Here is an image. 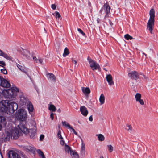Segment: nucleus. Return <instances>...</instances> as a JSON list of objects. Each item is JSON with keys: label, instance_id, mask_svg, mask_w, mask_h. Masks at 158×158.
Wrapping results in <instances>:
<instances>
[{"label": "nucleus", "instance_id": "obj_1", "mask_svg": "<svg viewBox=\"0 0 158 158\" xmlns=\"http://www.w3.org/2000/svg\"><path fill=\"white\" fill-rule=\"evenodd\" d=\"M25 122L20 123L18 126L19 129L25 134L29 133L30 137L32 139H33L36 132V127L34 126L32 129L28 130L25 126Z\"/></svg>", "mask_w": 158, "mask_h": 158}, {"label": "nucleus", "instance_id": "obj_2", "mask_svg": "<svg viewBox=\"0 0 158 158\" xmlns=\"http://www.w3.org/2000/svg\"><path fill=\"white\" fill-rule=\"evenodd\" d=\"M150 19L147 23V28L151 33H152L153 28L154 24L155 10L152 8L149 11Z\"/></svg>", "mask_w": 158, "mask_h": 158}, {"label": "nucleus", "instance_id": "obj_3", "mask_svg": "<svg viewBox=\"0 0 158 158\" xmlns=\"http://www.w3.org/2000/svg\"><path fill=\"white\" fill-rule=\"evenodd\" d=\"M87 60L91 68L93 71H95L96 70H100V66L95 61L92 60L89 57H88Z\"/></svg>", "mask_w": 158, "mask_h": 158}, {"label": "nucleus", "instance_id": "obj_4", "mask_svg": "<svg viewBox=\"0 0 158 158\" xmlns=\"http://www.w3.org/2000/svg\"><path fill=\"white\" fill-rule=\"evenodd\" d=\"M26 111L23 109L19 110L18 111L17 118L20 121H24L27 118Z\"/></svg>", "mask_w": 158, "mask_h": 158}, {"label": "nucleus", "instance_id": "obj_5", "mask_svg": "<svg viewBox=\"0 0 158 158\" xmlns=\"http://www.w3.org/2000/svg\"><path fill=\"white\" fill-rule=\"evenodd\" d=\"M9 101L2 100L0 102V111L3 112L8 111Z\"/></svg>", "mask_w": 158, "mask_h": 158}, {"label": "nucleus", "instance_id": "obj_6", "mask_svg": "<svg viewBox=\"0 0 158 158\" xmlns=\"http://www.w3.org/2000/svg\"><path fill=\"white\" fill-rule=\"evenodd\" d=\"M19 89L16 87L12 88L10 89L7 91L8 94V96L9 98H13L16 95V94L19 92Z\"/></svg>", "mask_w": 158, "mask_h": 158}, {"label": "nucleus", "instance_id": "obj_7", "mask_svg": "<svg viewBox=\"0 0 158 158\" xmlns=\"http://www.w3.org/2000/svg\"><path fill=\"white\" fill-rule=\"evenodd\" d=\"M8 112L13 113L18 108L17 104L14 102H9Z\"/></svg>", "mask_w": 158, "mask_h": 158}, {"label": "nucleus", "instance_id": "obj_8", "mask_svg": "<svg viewBox=\"0 0 158 158\" xmlns=\"http://www.w3.org/2000/svg\"><path fill=\"white\" fill-rule=\"evenodd\" d=\"M8 131L10 133V137H13V139H16L19 136V131L17 128H15L14 129H11L9 130Z\"/></svg>", "mask_w": 158, "mask_h": 158}, {"label": "nucleus", "instance_id": "obj_9", "mask_svg": "<svg viewBox=\"0 0 158 158\" xmlns=\"http://www.w3.org/2000/svg\"><path fill=\"white\" fill-rule=\"evenodd\" d=\"M19 51L27 59H30L31 57L32 56V55L28 50L22 48Z\"/></svg>", "mask_w": 158, "mask_h": 158}, {"label": "nucleus", "instance_id": "obj_10", "mask_svg": "<svg viewBox=\"0 0 158 158\" xmlns=\"http://www.w3.org/2000/svg\"><path fill=\"white\" fill-rule=\"evenodd\" d=\"M135 98L136 101L139 102L141 105H144V102L143 100L141 99V95L139 93H137L135 95Z\"/></svg>", "mask_w": 158, "mask_h": 158}, {"label": "nucleus", "instance_id": "obj_11", "mask_svg": "<svg viewBox=\"0 0 158 158\" xmlns=\"http://www.w3.org/2000/svg\"><path fill=\"white\" fill-rule=\"evenodd\" d=\"M129 77L131 79L136 80L139 77L138 73L135 71H132L128 74Z\"/></svg>", "mask_w": 158, "mask_h": 158}, {"label": "nucleus", "instance_id": "obj_12", "mask_svg": "<svg viewBox=\"0 0 158 158\" xmlns=\"http://www.w3.org/2000/svg\"><path fill=\"white\" fill-rule=\"evenodd\" d=\"M20 100L19 102V104L22 106L25 105L29 102L28 98L22 96L20 97Z\"/></svg>", "mask_w": 158, "mask_h": 158}, {"label": "nucleus", "instance_id": "obj_13", "mask_svg": "<svg viewBox=\"0 0 158 158\" xmlns=\"http://www.w3.org/2000/svg\"><path fill=\"white\" fill-rule=\"evenodd\" d=\"M106 78L109 84L111 86L114 85V83L113 81L112 77L111 74H109L107 75L106 77Z\"/></svg>", "mask_w": 158, "mask_h": 158}, {"label": "nucleus", "instance_id": "obj_14", "mask_svg": "<svg viewBox=\"0 0 158 158\" xmlns=\"http://www.w3.org/2000/svg\"><path fill=\"white\" fill-rule=\"evenodd\" d=\"M80 111L82 114L85 116H87L88 113V111L84 106H82L80 107Z\"/></svg>", "mask_w": 158, "mask_h": 158}, {"label": "nucleus", "instance_id": "obj_15", "mask_svg": "<svg viewBox=\"0 0 158 158\" xmlns=\"http://www.w3.org/2000/svg\"><path fill=\"white\" fill-rule=\"evenodd\" d=\"M27 106L28 110L30 114L32 115H33L32 112L34 110L33 106L31 102H28L27 104Z\"/></svg>", "mask_w": 158, "mask_h": 158}, {"label": "nucleus", "instance_id": "obj_16", "mask_svg": "<svg viewBox=\"0 0 158 158\" xmlns=\"http://www.w3.org/2000/svg\"><path fill=\"white\" fill-rule=\"evenodd\" d=\"M0 86L5 88H9L10 87V84L7 80L4 78Z\"/></svg>", "mask_w": 158, "mask_h": 158}, {"label": "nucleus", "instance_id": "obj_17", "mask_svg": "<svg viewBox=\"0 0 158 158\" xmlns=\"http://www.w3.org/2000/svg\"><path fill=\"white\" fill-rule=\"evenodd\" d=\"M9 158H21L18 156V154L15 152L11 151L8 153Z\"/></svg>", "mask_w": 158, "mask_h": 158}, {"label": "nucleus", "instance_id": "obj_18", "mask_svg": "<svg viewBox=\"0 0 158 158\" xmlns=\"http://www.w3.org/2000/svg\"><path fill=\"white\" fill-rule=\"evenodd\" d=\"M11 137L10 135V133L8 131H6L4 135V136L2 137L3 140L6 141L9 140L10 137Z\"/></svg>", "mask_w": 158, "mask_h": 158}, {"label": "nucleus", "instance_id": "obj_19", "mask_svg": "<svg viewBox=\"0 0 158 158\" xmlns=\"http://www.w3.org/2000/svg\"><path fill=\"white\" fill-rule=\"evenodd\" d=\"M125 130L129 133H132L133 131V128L131 125L127 124L125 128Z\"/></svg>", "mask_w": 158, "mask_h": 158}, {"label": "nucleus", "instance_id": "obj_20", "mask_svg": "<svg viewBox=\"0 0 158 158\" xmlns=\"http://www.w3.org/2000/svg\"><path fill=\"white\" fill-rule=\"evenodd\" d=\"M104 7L105 8V10L106 12V14L105 17H108V14L110 13V6L107 5L106 3L104 4Z\"/></svg>", "mask_w": 158, "mask_h": 158}, {"label": "nucleus", "instance_id": "obj_21", "mask_svg": "<svg viewBox=\"0 0 158 158\" xmlns=\"http://www.w3.org/2000/svg\"><path fill=\"white\" fill-rule=\"evenodd\" d=\"M46 75L48 78H49L53 82H55L56 81V77L53 73H48Z\"/></svg>", "mask_w": 158, "mask_h": 158}, {"label": "nucleus", "instance_id": "obj_22", "mask_svg": "<svg viewBox=\"0 0 158 158\" xmlns=\"http://www.w3.org/2000/svg\"><path fill=\"white\" fill-rule=\"evenodd\" d=\"M70 154L72 158H79L78 154L74 151H71Z\"/></svg>", "mask_w": 158, "mask_h": 158}, {"label": "nucleus", "instance_id": "obj_23", "mask_svg": "<svg viewBox=\"0 0 158 158\" xmlns=\"http://www.w3.org/2000/svg\"><path fill=\"white\" fill-rule=\"evenodd\" d=\"M0 124L2 125L3 126L6 125V122L4 117L0 116Z\"/></svg>", "mask_w": 158, "mask_h": 158}, {"label": "nucleus", "instance_id": "obj_24", "mask_svg": "<svg viewBox=\"0 0 158 158\" xmlns=\"http://www.w3.org/2000/svg\"><path fill=\"white\" fill-rule=\"evenodd\" d=\"M83 92L85 94H89L90 92V90L88 87H82L81 88Z\"/></svg>", "mask_w": 158, "mask_h": 158}, {"label": "nucleus", "instance_id": "obj_25", "mask_svg": "<svg viewBox=\"0 0 158 158\" xmlns=\"http://www.w3.org/2000/svg\"><path fill=\"white\" fill-rule=\"evenodd\" d=\"M0 56H3L8 60L11 59V58L6 53L2 52L1 50H0Z\"/></svg>", "mask_w": 158, "mask_h": 158}, {"label": "nucleus", "instance_id": "obj_26", "mask_svg": "<svg viewBox=\"0 0 158 158\" xmlns=\"http://www.w3.org/2000/svg\"><path fill=\"white\" fill-rule=\"evenodd\" d=\"M99 100L100 105H103L105 102V97L103 94H102L99 98Z\"/></svg>", "mask_w": 158, "mask_h": 158}, {"label": "nucleus", "instance_id": "obj_27", "mask_svg": "<svg viewBox=\"0 0 158 158\" xmlns=\"http://www.w3.org/2000/svg\"><path fill=\"white\" fill-rule=\"evenodd\" d=\"M96 136L98 137V139L99 141H102L105 139V137L102 134H97Z\"/></svg>", "mask_w": 158, "mask_h": 158}, {"label": "nucleus", "instance_id": "obj_28", "mask_svg": "<svg viewBox=\"0 0 158 158\" xmlns=\"http://www.w3.org/2000/svg\"><path fill=\"white\" fill-rule=\"evenodd\" d=\"M48 107V109L50 111L52 112L56 111V108L53 104H49Z\"/></svg>", "mask_w": 158, "mask_h": 158}, {"label": "nucleus", "instance_id": "obj_29", "mask_svg": "<svg viewBox=\"0 0 158 158\" xmlns=\"http://www.w3.org/2000/svg\"><path fill=\"white\" fill-rule=\"evenodd\" d=\"M69 54V52L68 49L67 48H65L63 56L64 57L66 56Z\"/></svg>", "mask_w": 158, "mask_h": 158}, {"label": "nucleus", "instance_id": "obj_30", "mask_svg": "<svg viewBox=\"0 0 158 158\" xmlns=\"http://www.w3.org/2000/svg\"><path fill=\"white\" fill-rule=\"evenodd\" d=\"M65 150L66 152L68 153L69 152L70 153V151H72L73 150L71 149L70 147L66 144H65Z\"/></svg>", "mask_w": 158, "mask_h": 158}, {"label": "nucleus", "instance_id": "obj_31", "mask_svg": "<svg viewBox=\"0 0 158 158\" xmlns=\"http://www.w3.org/2000/svg\"><path fill=\"white\" fill-rule=\"evenodd\" d=\"M37 152L39 155L40 157H41V158H45V156L43 152L40 149L37 150Z\"/></svg>", "mask_w": 158, "mask_h": 158}, {"label": "nucleus", "instance_id": "obj_32", "mask_svg": "<svg viewBox=\"0 0 158 158\" xmlns=\"http://www.w3.org/2000/svg\"><path fill=\"white\" fill-rule=\"evenodd\" d=\"M62 123L63 126L68 127L69 128L71 126L66 121H62Z\"/></svg>", "mask_w": 158, "mask_h": 158}, {"label": "nucleus", "instance_id": "obj_33", "mask_svg": "<svg viewBox=\"0 0 158 158\" xmlns=\"http://www.w3.org/2000/svg\"><path fill=\"white\" fill-rule=\"evenodd\" d=\"M124 37L125 38L126 40H131L133 39L132 37L130 35L128 34H127L125 35H124Z\"/></svg>", "mask_w": 158, "mask_h": 158}, {"label": "nucleus", "instance_id": "obj_34", "mask_svg": "<svg viewBox=\"0 0 158 158\" xmlns=\"http://www.w3.org/2000/svg\"><path fill=\"white\" fill-rule=\"evenodd\" d=\"M108 150L110 153H111L113 150V147L111 145H109L107 146Z\"/></svg>", "mask_w": 158, "mask_h": 158}, {"label": "nucleus", "instance_id": "obj_35", "mask_svg": "<svg viewBox=\"0 0 158 158\" xmlns=\"http://www.w3.org/2000/svg\"><path fill=\"white\" fill-rule=\"evenodd\" d=\"M0 71L2 73H3L5 74H7V71L6 70V69L5 68V67H3L2 69H0Z\"/></svg>", "mask_w": 158, "mask_h": 158}, {"label": "nucleus", "instance_id": "obj_36", "mask_svg": "<svg viewBox=\"0 0 158 158\" xmlns=\"http://www.w3.org/2000/svg\"><path fill=\"white\" fill-rule=\"evenodd\" d=\"M85 148V144L83 143H82V144H81V152L82 153L84 152Z\"/></svg>", "mask_w": 158, "mask_h": 158}, {"label": "nucleus", "instance_id": "obj_37", "mask_svg": "<svg viewBox=\"0 0 158 158\" xmlns=\"http://www.w3.org/2000/svg\"><path fill=\"white\" fill-rule=\"evenodd\" d=\"M78 31L81 33V34L82 35L85 36V37H86L85 34V33H84L82 30H81L80 28H78L77 29Z\"/></svg>", "mask_w": 158, "mask_h": 158}, {"label": "nucleus", "instance_id": "obj_38", "mask_svg": "<svg viewBox=\"0 0 158 158\" xmlns=\"http://www.w3.org/2000/svg\"><path fill=\"white\" fill-rule=\"evenodd\" d=\"M26 148L28 150V151H33L34 148L30 146H26Z\"/></svg>", "mask_w": 158, "mask_h": 158}, {"label": "nucleus", "instance_id": "obj_39", "mask_svg": "<svg viewBox=\"0 0 158 158\" xmlns=\"http://www.w3.org/2000/svg\"><path fill=\"white\" fill-rule=\"evenodd\" d=\"M57 136L60 139H63V137H62L61 135V132L60 130H59L58 131V132L57 133Z\"/></svg>", "mask_w": 158, "mask_h": 158}, {"label": "nucleus", "instance_id": "obj_40", "mask_svg": "<svg viewBox=\"0 0 158 158\" xmlns=\"http://www.w3.org/2000/svg\"><path fill=\"white\" fill-rule=\"evenodd\" d=\"M55 17L56 18H59L60 17L61 15L58 12L56 11L55 12Z\"/></svg>", "mask_w": 158, "mask_h": 158}, {"label": "nucleus", "instance_id": "obj_41", "mask_svg": "<svg viewBox=\"0 0 158 158\" xmlns=\"http://www.w3.org/2000/svg\"><path fill=\"white\" fill-rule=\"evenodd\" d=\"M6 64L5 62L3 61H0V66L4 67V66H5Z\"/></svg>", "mask_w": 158, "mask_h": 158}, {"label": "nucleus", "instance_id": "obj_42", "mask_svg": "<svg viewBox=\"0 0 158 158\" xmlns=\"http://www.w3.org/2000/svg\"><path fill=\"white\" fill-rule=\"evenodd\" d=\"M37 60L38 63H40L42 64H43V59H41V58H39L37 59Z\"/></svg>", "mask_w": 158, "mask_h": 158}, {"label": "nucleus", "instance_id": "obj_43", "mask_svg": "<svg viewBox=\"0 0 158 158\" xmlns=\"http://www.w3.org/2000/svg\"><path fill=\"white\" fill-rule=\"evenodd\" d=\"M69 129L71 130L75 135H77V133L76 131L72 127V126H71Z\"/></svg>", "mask_w": 158, "mask_h": 158}, {"label": "nucleus", "instance_id": "obj_44", "mask_svg": "<svg viewBox=\"0 0 158 158\" xmlns=\"http://www.w3.org/2000/svg\"><path fill=\"white\" fill-rule=\"evenodd\" d=\"M17 67L21 71H23V67L20 65H19V64H18L17 65Z\"/></svg>", "mask_w": 158, "mask_h": 158}, {"label": "nucleus", "instance_id": "obj_45", "mask_svg": "<svg viewBox=\"0 0 158 158\" xmlns=\"http://www.w3.org/2000/svg\"><path fill=\"white\" fill-rule=\"evenodd\" d=\"M51 7L54 10H55L56 9V6L54 4H52L51 5Z\"/></svg>", "mask_w": 158, "mask_h": 158}, {"label": "nucleus", "instance_id": "obj_46", "mask_svg": "<svg viewBox=\"0 0 158 158\" xmlns=\"http://www.w3.org/2000/svg\"><path fill=\"white\" fill-rule=\"evenodd\" d=\"M50 117L52 120H53L54 119V114L53 113H51Z\"/></svg>", "mask_w": 158, "mask_h": 158}, {"label": "nucleus", "instance_id": "obj_47", "mask_svg": "<svg viewBox=\"0 0 158 158\" xmlns=\"http://www.w3.org/2000/svg\"><path fill=\"white\" fill-rule=\"evenodd\" d=\"M33 60H34V61L36 63H38V60H37V58H36V57L33 56Z\"/></svg>", "mask_w": 158, "mask_h": 158}, {"label": "nucleus", "instance_id": "obj_48", "mask_svg": "<svg viewBox=\"0 0 158 158\" xmlns=\"http://www.w3.org/2000/svg\"><path fill=\"white\" fill-rule=\"evenodd\" d=\"M3 79V78L1 76H0V86H1V83H2V82Z\"/></svg>", "mask_w": 158, "mask_h": 158}, {"label": "nucleus", "instance_id": "obj_49", "mask_svg": "<svg viewBox=\"0 0 158 158\" xmlns=\"http://www.w3.org/2000/svg\"><path fill=\"white\" fill-rule=\"evenodd\" d=\"M72 61L73 63H74L75 64V66L77 65V62L76 60H75L73 59H72Z\"/></svg>", "mask_w": 158, "mask_h": 158}, {"label": "nucleus", "instance_id": "obj_50", "mask_svg": "<svg viewBox=\"0 0 158 158\" xmlns=\"http://www.w3.org/2000/svg\"><path fill=\"white\" fill-rule=\"evenodd\" d=\"M44 135H41L40 137V139L42 140L44 138Z\"/></svg>", "mask_w": 158, "mask_h": 158}, {"label": "nucleus", "instance_id": "obj_51", "mask_svg": "<svg viewBox=\"0 0 158 158\" xmlns=\"http://www.w3.org/2000/svg\"><path fill=\"white\" fill-rule=\"evenodd\" d=\"M60 144L62 145H64V141L63 140H61V141H60Z\"/></svg>", "mask_w": 158, "mask_h": 158}, {"label": "nucleus", "instance_id": "obj_52", "mask_svg": "<svg viewBox=\"0 0 158 158\" xmlns=\"http://www.w3.org/2000/svg\"><path fill=\"white\" fill-rule=\"evenodd\" d=\"M89 120L90 121H93V118H92V116H91L89 117Z\"/></svg>", "mask_w": 158, "mask_h": 158}, {"label": "nucleus", "instance_id": "obj_53", "mask_svg": "<svg viewBox=\"0 0 158 158\" xmlns=\"http://www.w3.org/2000/svg\"><path fill=\"white\" fill-rule=\"evenodd\" d=\"M97 23H99V22H100V19L99 18H98L97 19Z\"/></svg>", "mask_w": 158, "mask_h": 158}, {"label": "nucleus", "instance_id": "obj_54", "mask_svg": "<svg viewBox=\"0 0 158 158\" xmlns=\"http://www.w3.org/2000/svg\"><path fill=\"white\" fill-rule=\"evenodd\" d=\"M109 21L110 24L111 26L112 25L113 23H112V22L110 20H109Z\"/></svg>", "mask_w": 158, "mask_h": 158}, {"label": "nucleus", "instance_id": "obj_55", "mask_svg": "<svg viewBox=\"0 0 158 158\" xmlns=\"http://www.w3.org/2000/svg\"><path fill=\"white\" fill-rule=\"evenodd\" d=\"M143 78H144V79H148V77L147 76H145L144 75H143Z\"/></svg>", "mask_w": 158, "mask_h": 158}, {"label": "nucleus", "instance_id": "obj_56", "mask_svg": "<svg viewBox=\"0 0 158 158\" xmlns=\"http://www.w3.org/2000/svg\"><path fill=\"white\" fill-rule=\"evenodd\" d=\"M57 112L59 113H60L61 112V110L60 109H58V110H57Z\"/></svg>", "mask_w": 158, "mask_h": 158}, {"label": "nucleus", "instance_id": "obj_57", "mask_svg": "<svg viewBox=\"0 0 158 158\" xmlns=\"http://www.w3.org/2000/svg\"><path fill=\"white\" fill-rule=\"evenodd\" d=\"M2 126H3L2 125L0 124V131L2 129Z\"/></svg>", "mask_w": 158, "mask_h": 158}, {"label": "nucleus", "instance_id": "obj_58", "mask_svg": "<svg viewBox=\"0 0 158 158\" xmlns=\"http://www.w3.org/2000/svg\"><path fill=\"white\" fill-rule=\"evenodd\" d=\"M143 55H144L146 57L147 56V55L144 53H143Z\"/></svg>", "mask_w": 158, "mask_h": 158}, {"label": "nucleus", "instance_id": "obj_59", "mask_svg": "<svg viewBox=\"0 0 158 158\" xmlns=\"http://www.w3.org/2000/svg\"><path fill=\"white\" fill-rule=\"evenodd\" d=\"M102 9H101L100 10V13H102Z\"/></svg>", "mask_w": 158, "mask_h": 158}, {"label": "nucleus", "instance_id": "obj_60", "mask_svg": "<svg viewBox=\"0 0 158 158\" xmlns=\"http://www.w3.org/2000/svg\"><path fill=\"white\" fill-rule=\"evenodd\" d=\"M100 158H104V157L103 156H100Z\"/></svg>", "mask_w": 158, "mask_h": 158}]
</instances>
